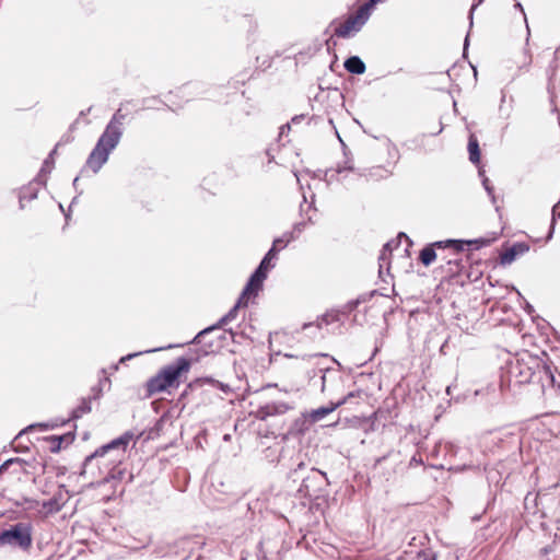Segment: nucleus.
Instances as JSON below:
<instances>
[{"label": "nucleus", "instance_id": "nucleus-9", "mask_svg": "<svg viewBox=\"0 0 560 560\" xmlns=\"http://www.w3.org/2000/svg\"><path fill=\"white\" fill-rule=\"evenodd\" d=\"M277 258V255H275V250H268L266 256L262 258L260 265L256 269V271L249 278L246 287H245V294L249 292H259V290L262 287V283L265 279L267 278V273L270 269L275 267V264L272 260Z\"/></svg>", "mask_w": 560, "mask_h": 560}, {"label": "nucleus", "instance_id": "nucleus-23", "mask_svg": "<svg viewBox=\"0 0 560 560\" xmlns=\"http://www.w3.org/2000/svg\"><path fill=\"white\" fill-rule=\"evenodd\" d=\"M91 410L90 401L83 400L82 404L73 411L75 418L82 417Z\"/></svg>", "mask_w": 560, "mask_h": 560}, {"label": "nucleus", "instance_id": "nucleus-19", "mask_svg": "<svg viewBox=\"0 0 560 560\" xmlns=\"http://www.w3.org/2000/svg\"><path fill=\"white\" fill-rule=\"evenodd\" d=\"M338 320H339V315L337 313H326L322 317H318L315 323L304 324L303 329H307L311 327H316L317 329H322L323 326H328Z\"/></svg>", "mask_w": 560, "mask_h": 560}, {"label": "nucleus", "instance_id": "nucleus-17", "mask_svg": "<svg viewBox=\"0 0 560 560\" xmlns=\"http://www.w3.org/2000/svg\"><path fill=\"white\" fill-rule=\"evenodd\" d=\"M393 175V170L384 166V165H376L372 166L368 170L365 177L368 180L372 182H380L384 179H388Z\"/></svg>", "mask_w": 560, "mask_h": 560}, {"label": "nucleus", "instance_id": "nucleus-13", "mask_svg": "<svg viewBox=\"0 0 560 560\" xmlns=\"http://www.w3.org/2000/svg\"><path fill=\"white\" fill-rule=\"evenodd\" d=\"M528 250L529 246L526 243H515L501 253L500 261L502 265H509L513 262L518 256L524 255Z\"/></svg>", "mask_w": 560, "mask_h": 560}, {"label": "nucleus", "instance_id": "nucleus-22", "mask_svg": "<svg viewBox=\"0 0 560 560\" xmlns=\"http://www.w3.org/2000/svg\"><path fill=\"white\" fill-rule=\"evenodd\" d=\"M289 240L284 238H276L273 241L272 247L269 250H275V255H277L280 250L287 247Z\"/></svg>", "mask_w": 560, "mask_h": 560}, {"label": "nucleus", "instance_id": "nucleus-12", "mask_svg": "<svg viewBox=\"0 0 560 560\" xmlns=\"http://www.w3.org/2000/svg\"><path fill=\"white\" fill-rule=\"evenodd\" d=\"M292 407L287 402H270L254 412V417L259 420H266L268 417L284 415Z\"/></svg>", "mask_w": 560, "mask_h": 560}, {"label": "nucleus", "instance_id": "nucleus-1", "mask_svg": "<svg viewBox=\"0 0 560 560\" xmlns=\"http://www.w3.org/2000/svg\"><path fill=\"white\" fill-rule=\"evenodd\" d=\"M190 370V361L184 357L178 358L175 363L164 366L151 377L145 384L147 396L177 388Z\"/></svg>", "mask_w": 560, "mask_h": 560}, {"label": "nucleus", "instance_id": "nucleus-26", "mask_svg": "<svg viewBox=\"0 0 560 560\" xmlns=\"http://www.w3.org/2000/svg\"><path fill=\"white\" fill-rule=\"evenodd\" d=\"M555 59L556 61H560V47L555 51Z\"/></svg>", "mask_w": 560, "mask_h": 560}, {"label": "nucleus", "instance_id": "nucleus-20", "mask_svg": "<svg viewBox=\"0 0 560 560\" xmlns=\"http://www.w3.org/2000/svg\"><path fill=\"white\" fill-rule=\"evenodd\" d=\"M345 69L353 74H362L365 72V65L364 62L357 56H352L348 58L345 63Z\"/></svg>", "mask_w": 560, "mask_h": 560}, {"label": "nucleus", "instance_id": "nucleus-14", "mask_svg": "<svg viewBox=\"0 0 560 560\" xmlns=\"http://www.w3.org/2000/svg\"><path fill=\"white\" fill-rule=\"evenodd\" d=\"M65 503L66 501L63 499L62 491L59 490L58 492H55L51 499L43 502V516L47 517L51 514L58 513L63 508Z\"/></svg>", "mask_w": 560, "mask_h": 560}, {"label": "nucleus", "instance_id": "nucleus-15", "mask_svg": "<svg viewBox=\"0 0 560 560\" xmlns=\"http://www.w3.org/2000/svg\"><path fill=\"white\" fill-rule=\"evenodd\" d=\"M39 190L38 183H28L23 186L19 191V199L21 208H25L27 202L37 198V194Z\"/></svg>", "mask_w": 560, "mask_h": 560}, {"label": "nucleus", "instance_id": "nucleus-18", "mask_svg": "<svg viewBox=\"0 0 560 560\" xmlns=\"http://www.w3.org/2000/svg\"><path fill=\"white\" fill-rule=\"evenodd\" d=\"M468 153L469 161L475 165H478L480 163L481 153L478 139L474 133H471L468 138Z\"/></svg>", "mask_w": 560, "mask_h": 560}, {"label": "nucleus", "instance_id": "nucleus-24", "mask_svg": "<svg viewBox=\"0 0 560 560\" xmlns=\"http://www.w3.org/2000/svg\"><path fill=\"white\" fill-rule=\"evenodd\" d=\"M63 440H65V436H52L51 441L54 444L51 446V451L58 452L61 448V444H62Z\"/></svg>", "mask_w": 560, "mask_h": 560}, {"label": "nucleus", "instance_id": "nucleus-3", "mask_svg": "<svg viewBox=\"0 0 560 560\" xmlns=\"http://www.w3.org/2000/svg\"><path fill=\"white\" fill-rule=\"evenodd\" d=\"M489 244L488 240L480 238L474 241H457V240H447L434 242L427 245L421 249L419 254V260L425 267L430 266L438 257L441 258L442 255H445L446 249H464L465 245H476L477 248L480 246H486Z\"/></svg>", "mask_w": 560, "mask_h": 560}, {"label": "nucleus", "instance_id": "nucleus-25", "mask_svg": "<svg viewBox=\"0 0 560 560\" xmlns=\"http://www.w3.org/2000/svg\"><path fill=\"white\" fill-rule=\"evenodd\" d=\"M384 1L385 0H369L368 2L363 3L362 7L366 8V11L371 14L374 7Z\"/></svg>", "mask_w": 560, "mask_h": 560}, {"label": "nucleus", "instance_id": "nucleus-2", "mask_svg": "<svg viewBox=\"0 0 560 560\" xmlns=\"http://www.w3.org/2000/svg\"><path fill=\"white\" fill-rule=\"evenodd\" d=\"M514 370L520 383H530L536 375L539 376V380L545 377L549 383H555V376L550 366L538 357L528 355L527 359L522 358L517 360Z\"/></svg>", "mask_w": 560, "mask_h": 560}, {"label": "nucleus", "instance_id": "nucleus-21", "mask_svg": "<svg viewBox=\"0 0 560 560\" xmlns=\"http://www.w3.org/2000/svg\"><path fill=\"white\" fill-rule=\"evenodd\" d=\"M12 467L14 468L15 472L22 471L24 470V462L20 458L5 460L2 465H0V476Z\"/></svg>", "mask_w": 560, "mask_h": 560}, {"label": "nucleus", "instance_id": "nucleus-11", "mask_svg": "<svg viewBox=\"0 0 560 560\" xmlns=\"http://www.w3.org/2000/svg\"><path fill=\"white\" fill-rule=\"evenodd\" d=\"M361 395H362V390L351 392L348 395H346L342 399L338 400L337 402H330L328 406H324V407L312 410L310 413V419L313 422H317V421L322 420L323 418H325L327 415L335 411L337 408H339L348 402H351L353 398H360Z\"/></svg>", "mask_w": 560, "mask_h": 560}, {"label": "nucleus", "instance_id": "nucleus-7", "mask_svg": "<svg viewBox=\"0 0 560 560\" xmlns=\"http://www.w3.org/2000/svg\"><path fill=\"white\" fill-rule=\"evenodd\" d=\"M32 542V525L27 523H18L0 534V545H9L28 550Z\"/></svg>", "mask_w": 560, "mask_h": 560}, {"label": "nucleus", "instance_id": "nucleus-8", "mask_svg": "<svg viewBox=\"0 0 560 560\" xmlns=\"http://www.w3.org/2000/svg\"><path fill=\"white\" fill-rule=\"evenodd\" d=\"M138 110L135 108V106L131 104V102H126L120 105V107L117 109V112L112 117L110 121L106 126V129L104 132L112 136L116 140H120V137L122 135V125L126 120H131L135 116V114Z\"/></svg>", "mask_w": 560, "mask_h": 560}, {"label": "nucleus", "instance_id": "nucleus-6", "mask_svg": "<svg viewBox=\"0 0 560 560\" xmlns=\"http://www.w3.org/2000/svg\"><path fill=\"white\" fill-rule=\"evenodd\" d=\"M118 140L112 136L103 132L100 137L95 148L90 153L85 167L93 173H97L101 167L107 162L108 155L113 149L118 144Z\"/></svg>", "mask_w": 560, "mask_h": 560}, {"label": "nucleus", "instance_id": "nucleus-27", "mask_svg": "<svg viewBox=\"0 0 560 560\" xmlns=\"http://www.w3.org/2000/svg\"><path fill=\"white\" fill-rule=\"evenodd\" d=\"M132 357H133L132 354H129V355H127V357H122V358L120 359V362H125L126 360H129V359H131Z\"/></svg>", "mask_w": 560, "mask_h": 560}, {"label": "nucleus", "instance_id": "nucleus-16", "mask_svg": "<svg viewBox=\"0 0 560 560\" xmlns=\"http://www.w3.org/2000/svg\"><path fill=\"white\" fill-rule=\"evenodd\" d=\"M257 294H258L257 292H249V293L245 294V289H244L237 303L235 304V306L221 319L222 324H226V323L233 320L236 317L237 310L240 307H246L249 303V300L252 298L257 296Z\"/></svg>", "mask_w": 560, "mask_h": 560}, {"label": "nucleus", "instance_id": "nucleus-4", "mask_svg": "<svg viewBox=\"0 0 560 560\" xmlns=\"http://www.w3.org/2000/svg\"><path fill=\"white\" fill-rule=\"evenodd\" d=\"M450 254L441 256L445 262L440 265L435 272L440 276L441 282H453L463 284L464 264L462 259V252L464 249H450Z\"/></svg>", "mask_w": 560, "mask_h": 560}, {"label": "nucleus", "instance_id": "nucleus-5", "mask_svg": "<svg viewBox=\"0 0 560 560\" xmlns=\"http://www.w3.org/2000/svg\"><path fill=\"white\" fill-rule=\"evenodd\" d=\"M370 15L371 14L366 11V8L360 5L353 13L349 14L345 21L332 22L334 34L327 40V44H329L334 37L349 38L353 36L366 23Z\"/></svg>", "mask_w": 560, "mask_h": 560}, {"label": "nucleus", "instance_id": "nucleus-10", "mask_svg": "<svg viewBox=\"0 0 560 560\" xmlns=\"http://www.w3.org/2000/svg\"><path fill=\"white\" fill-rule=\"evenodd\" d=\"M131 440H132V434L125 433L120 438H118V439L112 441L110 443L96 450L90 457H88V460H92V459L98 458V457H104L110 451H116L117 452V462H119L120 457H122L125 455L127 446Z\"/></svg>", "mask_w": 560, "mask_h": 560}]
</instances>
